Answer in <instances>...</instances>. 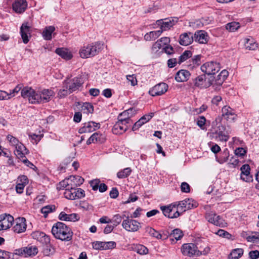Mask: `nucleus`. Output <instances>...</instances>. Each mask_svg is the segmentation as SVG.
Wrapping results in <instances>:
<instances>
[{
	"label": "nucleus",
	"instance_id": "32",
	"mask_svg": "<svg viewBox=\"0 0 259 259\" xmlns=\"http://www.w3.org/2000/svg\"><path fill=\"white\" fill-rule=\"evenodd\" d=\"M162 32V30H157L150 31L144 35V39L146 41L154 40L158 37Z\"/></svg>",
	"mask_w": 259,
	"mask_h": 259
},
{
	"label": "nucleus",
	"instance_id": "41",
	"mask_svg": "<svg viewBox=\"0 0 259 259\" xmlns=\"http://www.w3.org/2000/svg\"><path fill=\"white\" fill-rule=\"evenodd\" d=\"M75 188H68L65 189L64 193V197L68 199L75 200Z\"/></svg>",
	"mask_w": 259,
	"mask_h": 259
},
{
	"label": "nucleus",
	"instance_id": "51",
	"mask_svg": "<svg viewBox=\"0 0 259 259\" xmlns=\"http://www.w3.org/2000/svg\"><path fill=\"white\" fill-rule=\"evenodd\" d=\"M22 84H18L13 90L10 91V93H8L9 99L15 96L20 90H22Z\"/></svg>",
	"mask_w": 259,
	"mask_h": 259
},
{
	"label": "nucleus",
	"instance_id": "3",
	"mask_svg": "<svg viewBox=\"0 0 259 259\" xmlns=\"http://www.w3.org/2000/svg\"><path fill=\"white\" fill-rule=\"evenodd\" d=\"M104 42L96 41L84 45L79 50L80 56L82 58L92 57L98 54L103 49Z\"/></svg>",
	"mask_w": 259,
	"mask_h": 259
},
{
	"label": "nucleus",
	"instance_id": "45",
	"mask_svg": "<svg viewBox=\"0 0 259 259\" xmlns=\"http://www.w3.org/2000/svg\"><path fill=\"white\" fill-rule=\"evenodd\" d=\"M192 53L191 51H185L181 56L179 57L178 63L181 64L192 56Z\"/></svg>",
	"mask_w": 259,
	"mask_h": 259
},
{
	"label": "nucleus",
	"instance_id": "52",
	"mask_svg": "<svg viewBox=\"0 0 259 259\" xmlns=\"http://www.w3.org/2000/svg\"><path fill=\"white\" fill-rule=\"evenodd\" d=\"M225 80H223V79H222L221 78H218L214 81L212 82V84L211 85L212 86L213 89L215 90H219L220 89L221 86L223 83L224 81Z\"/></svg>",
	"mask_w": 259,
	"mask_h": 259
},
{
	"label": "nucleus",
	"instance_id": "14",
	"mask_svg": "<svg viewBox=\"0 0 259 259\" xmlns=\"http://www.w3.org/2000/svg\"><path fill=\"white\" fill-rule=\"evenodd\" d=\"M168 85L164 82L156 84L149 91V94L152 96H160L164 94L168 90Z\"/></svg>",
	"mask_w": 259,
	"mask_h": 259
},
{
	"label": "nucleus",
	"instance_id": "2",
	"mask_svg": "<svg viewBox=\"0 0 259 259\" xmlns=\"http://www.w3.org/2000/svg\"><path fill=\"white\" fill-rule=\"evenodd\" d=\"M215 123V127H213L210 133V137L212 139H215L217 141L226 142L230 138V135L231 133V130L229 126H226L221 123Z\"/></svg>",
	"mask_w": 259,
	"mask_h": 259
},
{
	"label": "nucleus",
	"instance_id": "11",
	"mask_svg": "<svg viewBox=\"0 0 259 259\" xmlns=\"http://www.w3.org/2000/svg\"><path fill=\"white\" fill-rule=\"evenodd\" d=\"M64 84H66L71 93L77 90L83 83L81 76H77L72 79H66L64 81Z\"/></svg>",
	"mask_w": 259,
	"mask_h": 259
},
{
	"label": "nucleus",
	"instance_id": "61",
	"mask_svg": "<svg viewBox=\"0 0 259 259\" xmlns=\"http://www.w3.org/2000/svg\"><path fill=\"white\" fill-rule=\"evenodd\" d=\"M22 161L28 167L34 170L37 169V167L30 161H29L25 157L22 158Z\"/></svg>",
	"mask_w": 259,
	"mask_h": 259
},
{
	"label": "nucleus",
	"instance_id": "24",
	"mask_svg": "<svg viewBox=\"0 0 259 259\" xmlns=\"http://www.w3.org/2000/svg\"><path fill=\"white\" fill-rule=\"evenodd\" d=\"M193 37L195 41L200 44H206L208 40V36L204 30L197 31L195 32Z\"/></svg>",
	"mask_w": 259,
	"mask_h": 259
},
{
	"label": "nucleus",
	"instance_id": "23",
	"mask_svg": "<svg viewBox=\"0 0 259 259\" xmlns=\"http://www.w3.org/2000/svg\"><path fill=\"white\" fill-rule=\"evenodd\" d=\"M27 7L26 0H15L12 4L13 10L17 13H23Z\"/></svg>",
	"mask_w": 259,
	"mask_h": 259
},
{
	"label": "nucleus",
	"instance_id": "34",
	"mask_svg": "<svg viewBox=\"0 0 259 259\" xmlns=\"http://www.w3.org/2000/svg\"><path fill=\"white\" fill-rule=\"evenodd\" d=\"M244 41L245 47L249 50H254L257 48V44L252 38H246Z\"/></svg>",
	"mask_w": 259,
	"mask_h": 259
},
{
	"label": "nucleus",
	"instance_id": "20",
	"mask_svg": "<svg viewBox=\"0 0 259 259\" xmlns=\"http://www.w3.org/2000/svg\"><path fill=\"white\" fill-rule=\"evenodd\" d=\"M128 124H130V123H125L118 119V121L113 127L112 132L114 134H121L127 131L128 127Z\"/></svg>",
	"mask_w": 259,
	"mask_h": 259
},
{
	"label": "nucleus",
	"instance_id": "30",
	"mask_svg": "<svg viewBox=\"0 0 259 259\" xmlns=\"http://www.w3.org/2000/svg\"><path fill=\"white\" fill-rule=\"evenodd\" d=\"M59 219L61 221L70 222H75L78 220V216L76 213L67 214L63 211L60 213Z\"/></svg>",
	"mask_w": 259,
	"mask_h": 259
},
{
	"label": "nucleus",
	"instance_id": "27",
	"mask_svg": "<svg viewBox=\"0 0 259 259\" xmlns=\"http://www.w3.org/2000/svg\"><path fill=\"white\" fill-rule=\"evenodd\" d=\"M68 178L71 188H75L79 186L84 182V179L79 176H71Z\"/></svg>",
	"mask_w": 259,
	"mask_h": 259
},
{
	"label": "nucleus",
	"instance_id": "53",
	"mask_svg": "<svg viewBox=\"0 0 259 259\" xmlns=\"http://www.w3.org/2000/svg\"><path fill=\"white\" fill-rule=\"evenodd\" d=\"M206 118L203 116L198 117L197 121V125L202 130L205 129V124L206 123Z\"/></svg>",
	"mask_w": 259,
	"mask_h": 259
},
{
	"label": "nucleus",
	"instance_id": "40",
	"mask_svg": "<svg viewBox=\"0 0 259 259\" xmlns=\"http://www.w3.org/2000/svg\"><path fill=\"white\" fill-rule=\"evenodd\" d=\"M145 231L146 233L149 234L152 237L158 239L162 238V235L151 227H147L145 228Z\"/></svg>",
	"mask_w": 259,
	"mask_h": 259
},
{
	"label": "nucleus",
	"instance_id": "58",
	"mask_svg": "<svg viewBox=\"0 0 259 259\" xmlns=\"http://www.w3.org/2000/svg\"><path fill=\"white\" fill-rule=\"evenodd\" d=\"M181 190L182 192L189 193L190 191V185L186 182H183L181 185Z\"/></svg>",
	"mask_w": 259,
	"mask_h": 259
},
{
	"label": "nucleus",
	"instance_id": "26",
	"mask_svg": "<svg viewBox=\"0 0 259 259\" xmlns=\"http://www.w3.org/2000/svg\"><path fill=\"white\" fill-rule=\"evenodd\" d=\"M105 140V137L103 135L99 133L96 132L94 133L87 140V144L90 145L91 143H103Z\"/></svg>",
	"mask_w": 259,
	"mask_h": 259
},
{
	"label": "nucleus",
	"instance_id": "6",
	"mask_svg": "<svg viewBox=\"0 0 259 259\" xmlns=\"http://www.w3.org/2000/svg\"><path fill=\"white\" fill-rule=\"evenodd\" d=\"M38 253L36 246L28 245L15 250V254L25 257L35 256Z\"/></svg>",
	"mask_w": 259,
	"mask_h": 259
},
{
	"label": "nucleus",
	"instance_id": "63",
	"mask_svg": "<svg viewBox=\"0 0 259 259\" xmlns=\"http://www.w3.org/2000/svg\"><path fill=\"white\" fill-rule=\"evenodd\" d=\"M44 235V232L39 231H35L32 233L31 236L33 238L40 241V239L42 238V236Z\"/></svg>",
	"mask_w": 259,
	"mask_h": 259
},
{
	"label": "nucleus",
	"instance_id": "54",
	"mask_svg": "<svg viewBox=\"0 0 259 259\" xmlns=\"http://www.w3.org/2000/svg\"><path fill=\"white\" fill-rule=\"evenodd\" d=\"M104 242L96 241L93 243V248L96 250H105Z\"/></svg>",
	"mask_w": 259,
	"mask_h": 259
},
{
	"label": "nucleus",
	"instance_id": "13",
	"mask_svg": "<svg viewBox=\"0 0 259 259\" xmlns=\"http://www.w3.org/2000/svg\"><path fill=\"white\" fill-rule=\"evenodd\" d=\"M14 218L6 213L0 215V231L9 229L14 222Z\"/></svg>",
	"mask_w": 259,
	"mask_h": 259
},
{
	"label": "nucleus",
	"instance_id": "43",
	"mask_svg": "<svg viewBox=\"0 0 259 259\" xmlns=\"http://www.w3.org/2000/svg\"><path fill=\"white\" fill-rule=\"evenodd\" d=\"M126 217L125 214L121 215L119 214H116L111 219V223H113L114 227H116L121 222L122 219L126 218Z\"/></svg>",
	"mask_w": 259,
	"mask_h": 259
},
{
	"label": "nucleus",
	"instance_id": "62",
	"mask_svg": "<svg viewBox=\"0 0 259 259\" xmlns=\"http://www.w3.org/2000/svg\"><path fill=\"white\" fill-rule=\"evenodd\" d=\"M216 234L221 237L226 238H229L231 236L228 232L222 229L219 230Z\"/></svg>",
	"mask_w": 259,
	"mask_h": 259
},
{
	"label": "nucleus",
	"instance_id": "48",
	"mask_svg": "<svg viewBox=\"0 0 259 259\" xmlns=\"http://www.w3.org/2000/svg\"><path fill=\"white\" fill-rule=\"evenodd\" d=\"M70 188L69 185V179L68 178H65L63 181H61L57 185V189L58 190H63L64 188Z\"/></svg>",
	"mask_w": 259,
	"mask_h": 259
},
{
	"label": "nucleus",
	"instance_id": "16",
	"mask_svg": "<svg viewBox=\"0 0 259 259\" xmlns=\"http://www.w3.org/2000/svg\"><path fill=\"white\" fill-rule=\"evenodd\" d=\"M176 203L177 209L179 211H185L187 210L196 207V202L191 199H186Z\"/></svg>",
	"mask_w": 259,
	"mask_h": 259
},
{
	"label": "nucleus",
	"instance_id": "42",
	"mask_svg": "<svg viewBox=\"0 0 259 259\" xmlns=\"http://www.w3.org/2000/svg\"><path fill=\"white\" fill-rule=\"evenodd\" d=\"M55 252V248L51 245L50 243L48 244H45L43 246L42 253L45 256H50L52 255Z\"/></svg>",
	"mask_w": 259,
	"mask_h": 259
},
{
	"label": "nucleus",
	"instance_id": "35",
	"mask_svg": "<svg viewBox=\"0 0 259 259\" xmlns=\"http://www.w3.org/2000/svg\"><path fill=\"white\" fill-rule=\"evenodd\" d=\"M55 52L62 58L65 59L69 60L72 57L71 54L66 49L57 48L56 49Z\"/></svg>",
	"mask_w": 259,
	"mask_h": 259
},
{
	"label": "nucleus",
	"instance_id": "55",
	"mask_svg": "<svg viewBox=\"0 0 259 259\" xmlns=\"http://www.w3.org/2000/svg\"><path fill=\"white\" fill-rule=\"evenodd\" d=\"M75 197L76 199H81L85 196V192L83 190L80 189V188H77L76 189L75 188Z\"/></svg>",
	"mask_w": 259,
	"mask_h": 259
},
{
	"label": "nucleus",
	"instance_id": "25",
	"mask_svg": "<svg viewBox=\"0 0 259 259\" xmlns=\"http://www.w3.org/2000/svg\"><path fill=\"white\" fill-rule=\"evenodd\" d=\"M194 40L193 33L189 32L182 34L180 36L179 43L182 46H188Z\"/></svg>",
	"mask_w": 259,
	"mask_h": 259
},
{
	"label": "nucleus",
	"instance_id": "12",
	"mask_svg": "<svg viewBox=\"0 0 259 259\" xmlns=\"http://www.w3.org/2000/svg\"><path fill=\"white\" fill-rule=\"evenodd\" d=\"M205 218L209 223L221 227H225L227 224L223 218L212 211L207 212Z\"/></svg>",
	"mask_w": 259,
	"mask_h": 259
},
{
	"label": "nucleus",
	"instance_id": "15",
	"mask_svg": "<svg viewBox=\"0 0 259 259\" xmlns=\"http://www.w3.org/2000/svg\"><path fill=\"white\" fill-rule=\"evenodd\" d=\"M54 95V92L51 90L44 89L37 91L38 104L49 102Z\"/></svg>",
	"mask_w": 259,
	"mask_h": 259
},
{
	"label": "nucleus",
	"instance_id": "57",
	"mask_svg": "<svg viewBox=\"0 0 259 259\" xmlns=\"http://www.w3.org/2000/svg\"><path fill=\"white\" fill-rule=\"evenodd\" d=\"M246 239L248 242L258 243L259 241V233H255V235L248 236Z\"/></svg>",
	"mask_w": 259,
	"mask_h": 259
},
{
	"label": "nucleus",
	"instance_id": "60",
	"mask_svg": "<svg viewBox=\"0 0 259 259\" xmlns=\"http://www.w3.org/2000/svg\"><path fill=\"white\" fill-rule=\"evenodd\" d=\"M104 244L105 250L114 248L116 245L114 241L104 242Z\"/></svg>",
	"mask_w": 259,
	"mask_h": 259
},
{
	"label": "nucleus",
	"instance_id": "8",
	"mask_svg": "<svg viewBox=\"0 0 259 259\" xmlns=\"http://www.w3.org/2000/svg\"><path fill=\"white\" fill-rule=\"evenodd\" d=\"M163 214L169 218H177L180 215V213L177 209L176 203L171 204L168 206L160 207Z\"/></svg>",
	"mask_w": 259,
	"mask_h": 259
},
{
	"label": "nucleus",
	"instance_id": "39",
	"mask_svg": "<svg viewBox=\"0 0 259 259\" xmlns=\"http://www.w3.org/2000/svg\"><path fill=\"white\" fill-rule=\"evenodd\" d=\"M243 254V250L242 248L233 249L229 255V259H238Z\"/></svg>",
	"mask_w": 259,
	"mask_h": 259
},
{
	"label": "nucleus",
	"instance_id": "22",
	"mask_svg": "<svg viewBox=\"0 0 259 259\" xmlns=\"http://www.w3.org/2000/svg\"><path fill=\"white\" fill-rule=\"evenodd\" d=\"M241 179L246 182H252L253 180L252 177L250 175V168L248 164H244L241 168Z\"/></svg>",
	"mask_w": 259,
	"mask_h": 259
},
{
	"label": "nucleus",
	"instance_id": "1",
	"mask_svg": "<svg viewBox=\"0 0 259 259\" xmlns=\"http://www.w3.org/2000/svg\"><path fill=\"white\" fill-rule=\"evenodd\" d=\"M51 232L55 238L63 241H71L73 234L70 227L60 222L53 225Z\"/></svg>",
	"mask_w": 259,
	"mask_h": 259
},
{
	"label": "nucleus",
	"instance_id": "50",
	"mask_svg": "<svg viewBox=\"0 0 259 259\" xmlns=\"http://www.w3.org/2000/svg\"><path fill=\"white\" fill-rule=\"evenodd\" d=\"M55 209V205H47L43 207L41 209V212L46 217L49 213L52 212Z\"/></svg>",
	"mask_w": 259,
	"mask_h": 259
},
{
	"label": "nucleus",
	"instance_id": "17",
	"mask_svg": "<svg viewBox=\"0 0 259 259\" xmlns=\"http://www.w3.org/2000/svg\"><path fill=\"white\" fill-rule=\"evenodd\" d=\"M100 124L94 121H89L82 124V126L79 128L78 133L83 134L93 132L99 128Z\"/></svg>",
	"mask_w": 259,
	"mask_h": 259
},
{
	"label": "nucleus",
	"instance_id": "38",
	"mask_svg": "<svg viewBox=\"0 0 259 259\" xmlns=\"http://www.w3.org/2000/svg\"><path fill=\"white\" fill-rule=\"evenodd\" d=\"M157 23L158 25H160V30H162V32L169 29L174 25L173 22L170 20H166L164 22H162L161 20H158Z\"/></svg>",
	"mask_w": 259,
	"mask_h": 259
},
{
	"label": "nucleus",
	"instance_id": "33",
	"mask_svg": "<svg viewBox=\"0 0 259 259\" xmlns=\"http://www.w3.org/2000/svg\"><path fill=\"white\" fill-rule=\"evenodd\" d=\"M55 30V27L53 26L46 27L44 29L42 35L46 40H51L52 38V34Z\"/></svg>",
	"mask_w": 259,
	"mask_h": 259
},
{
	"label": "nucleus",
	"instance_id": "7",
	"mask_svg": "<svg viewBox=\"0 0 259 259\" xmlns=\"http://www.w3.org/2000/svg\"><path fill=\"white\" fill-rule=\"evenodd\" d=\"M220 69V63L213 61L206 62L201 66V71L208 75L214 74Z\"/></svg>",
	"mask_w": 259,
	"mask_h": 259
},
{
	"label": "nucleus",
	"instance_id": "37",
	"mask_svg": "<svg viewBox=\"0 0 259 259\" xmlns=\"http://www.w3.org/2000/svg\"><path fill=\"white\" fill-rule=\"evenodd\" d=\"M71 93V92H70L69 89L68 88L66 84H64V82H63L62 89L58 91L57 97L59 98H63Z\"/></svg>",
	"mask_w": 259,
	"mask_h": 259
},
{
	"label": "nucleus",
	"instance_id": "28",
	"mask_svg": "<svg viewBox=\"0 0 259 259\" xmlns=\"http://www.w3.org/2000/svg\"><path fill=\"white\" fill-rule=\"evenodd\" d=\"M15 148V154L19 158H24L25 155L28 154L29 152L28 150H27L25 146L21 143H19L18 145H16Z\"/></svg>",
	"mask_w": 259,
	"mask_h": 259
},
{
	"label": "nucleus",
	"instance_id": "18",
	"mask_svg": "<svg viewBox=\"0 0 259 259\" xmlns=\"http://www.w3.org/2000/svg\"><path fill=\"white\" fill-rule=\"evenodd\" d=\"M194 83L195 87L200 89L207 88L212 84L211 80H206V76L204 74L196 77L194 80Z\"/></svg>",
	"mask_w": 259,
	"mask_h": 259
},
{
	"label": "nucleus",
	"instance_id": "36",
	"mask_svg": "<svg viewBox=\"0 0 259 259\" xmlns=\"http://www.w3.org/2000/svg\"><path fill=\"white\" fill-rule=\"evenodd\" d=\"M131 111H132V109H128L122 112L118 115V119L124 121L125 123H130V125H131L133 123V121L130 118V115H128V112Z\"/></svg>",
	"mask_w": 259,
	"mask_h": 259
},
{
	"label": "nucleus",
	"instance_id": "4",
	"mask_svg": "<svg viewBox=\"0 0 259 259\" xmlns=\"http://www.w3.org/2000/svg\"><path fill=\"white\" fill-rule=\"evenodd\" d=\"M236 114L234 110L232 109L230 107L228 106H224L222 109V115L217 117L215 120L213 122V124L214 125V123H221L223 118L230 122L233 121L236 118Z\"/></svg>",
	"mask_w": 259,
	"mask_h": 259
},
{
	"label": "nucleus",
	"instance_id": "29",
	"mask_svg": "<svg viewBox=\"0 0 259 259\" xmlns=\"http://www.w3.org/2000/svg\"><path fill=\"white\" fill-rule=\"evenodd\" d=\"M190 76L189 71L186 70H181L179 71L176 76L175 79L178 82H184L187 81Z\"/></svg>",
	"mask_w": 259,
	"mask_h": 259
},
{
	"label": "nucleus",
	"instance_id": "5",
	"mask_svg": "<svg viewBox=\"0 0 259 259\" xmlns=\"http://www.w3.org/2000/svg\"><path fill=\"white\" fill-rule=\"evenodd\" d=\"M21 96L32 104H38L37 92L30 87H23L21 92Z\"/></svg>",
	"mask_w": 259,
	"mask_h": 259
},
{
	"label": "nucleus",
	"instance_id": "56",
	"mask_svg": "<svg viewBox=\"0 0 259 259\" xmlns=\"http://www.w3.org/2000/svg\"><path fill=\"white\" fill-rule=\"evenodd\" d=\"M8 140L9 141L10 143L14 147H15L16 145H18L20 143L19 140L15 137H13L11 135H8L7 137Z\"/></svg>",
	"mask_w": 259,
	"mask_h": 259
},
{
	"label": "nucleus",
	"instance_id": "46",
	"mask_svg": "<svg viewBox=\"0 0 259 259\" xmlns=\"http://www.w3.org/2000/svg\"><path fill=\"white\" fill-rule=\"evenodd\" d=\"M131 172V169L130 167H127L119 171L117 174V177L119 179L125 178L130 175Z\"/></svg>",
	"mask_w": 259,
	"mask_h": 259
},
{
	"label": "nucleus",
	"instance_id": "9",
	"mask_svg": "<svg viewBox=\"0 0 259 259\" xmlns=\"http://www.w3.org/2000/svg\"><path fill=\"white\" fill-rule=\"evenodd\" d=\"M181 251L184 255L192 256L193 255L199 256L201 255L200 251L194 243H186L182 245Z\"/></svg>",
	"mask_w": 259,
	"mask_h": 259
},
{
	"label": "nucleus",
	"instance_id": "59",
	"mask_svg": "<svg viewBox=\"0 0 259 259\" xmlns=\"http://www.w3.org/2000/svg\"><path fill=\"white\" fill-rule=\"evenodd\" d=\"M100 182V181L99 179H95L90 182V185L92 187L93 190L96 191L98 190Z\"/></svg>",
	"mask_w": 259,
	"mask_h": 259
},
{
	"label": "nucleus",
	"instance_id": "19",
	"mask_svg": "<svg viewBox=\"0 0 259 259\" xmlns=\"http://www.w3.org/2000/svg\"><path fill=\"white\" fill-rule=\"evenodd\" d=\"M26 219L24 218H18L15 221V225L13 227L14 232L21 233L26 230Z\"/></svg>",
	"mask_w": 259,
	"mask_h": 259
},
{
	"label": "nucleus",
	"instance_id": "31",
	"mask_svg": "<svg viewBox=\"0 0 259 259\" xmlns=\"http://www.w3.org/2000/svg\"><path fill=\"white\" fill-rule=\"evenodd\" d=\"M183 232L179 229L173 230L170 234V239L171 243L180 240L183 236Z\"/></svg>",
	"mask_w": 259,
	"mask_h": 259
},
{
	"label": "nucleus",
	"instance_id": "47",
	"mask_svg": "<svg viewBox=\"0 0 259 259\" xmlns=\"http://www.w3.org/2000/svg\"><path fill=\"white\" fill-rule=\"evenodd\" d=\"M81 111L86 114L92 113L94 111L93 106L89 103H85L81 107Z\"/></svg>",
	"mask_w": 259,
	"mask_h": 259
},
{
	"label": "nucleus",
	"instance_id": "10",
	"mask_svg": "<svg viewBox=\"0 0 259 259\" xmlns=\"http://www.w3.org/2000/svg\"><path fill=\"white\" fill-rule=\"evenodd\" d=\"M122 227L128 232H136L141 227L140 223L136 220L130 219L126 216L122 223Z\"/></svg>",
	"mask_w": 259,
	"mask_h": 259
},
{
	"label": "nucleus",
	"instance_id": "21",
	"mask_svg": "<svg viewBox=\"0 0 259 259\" xmlns=\"http://www.w3.org/2000/svg\"><path fill=\"white\" fill-rule=\"evenodd\" d=\"M30 27L28 25V23H24L20 27V33L23 42L26 44L28 42L29 36L30 37Z\"/></svg>",
	"mask_w": 259,
	"mask_h": 259
},
{
	"label": "nucleus",
	"instance_id": "49",
	"mask_svg": "<svg viewBox=\"0 0 259 259\" xmlns=\"http://www.w3.org/2000/svg\"><path fill=\"white\" fill-rule=\"evenodd\" d=\"M240 27V24L238 22H232L226 24V28L230 31L233 32Z\"/></svg>",
	"mask_w": 259,
	"mask_h": 259
},
{
	"label": "nucleus",
	"instance_id": "44",
	"mask_svg": "<svg viewBox=\"0 0 259 259\" xmlns=\"http://www.w3.org/2000/svg\"><path fill=\"white\" fill-rule=\"evenodd\" d=\"M134 250L138 253L142 255L146 254L148 252L147 248L141 244H137L134 247Z\"/></svg>",
	"mask_w": 259,
	"mask_h": 259
},
{
	"label": "nucleus",
	"instance_id": "64",
	"mask_svg": "<svg viewBox=\"0 0 259 259\" xmlns=\"http://www.w3.org/2000/svg\"><path fill=\"white\" fill-rule=\"evenodd\" d=\"M249 255L250 259H257L259 257V251L257 250L251 251Z\"/></svg>",
	"mask_w": 259,
	"mask_h": 259
}]
</instances>
